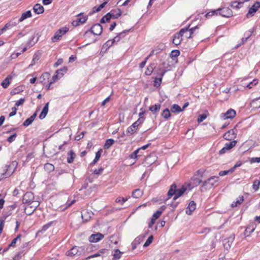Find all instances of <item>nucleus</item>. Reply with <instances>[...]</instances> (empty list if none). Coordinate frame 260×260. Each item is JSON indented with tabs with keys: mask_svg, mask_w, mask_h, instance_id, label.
<instances>
[{
	"mask_svg": "<svg viewBox=\"0 0 260 260\" xmlns=\"http://www.w3.org/2000/svg\"><path fill=\"white\" fill-rule=\"evenodd\" d=\"M101 152H102V150H100L96 152L95 158H94V160H93L92 164H95L99 160V159L101 156Z\"/></svg>",
	"mask_w": 260,
	"mask_h": 260,
	"instance_id": "nucleus-45",
	"label": "nucleus"
},
{
	"mask_svg": "<svg viewBox=\"0 0 260 260\" xmlns=\"http://www.w3.org/2000/svg\"><path fill=\"white\" fill-rule=\"evenodd\" d=\"M254 229H255L254 228L251 229L250 226L247 227L244 233V235L246 236H248L254 231Z\"/></svg>",
	"mask_w": 260,
	"mask_h": 260,
	"instance_id": "nucleus-44",
	"label": "nucleus"
},
{
	"mask_svg": "<svg viewBox=\"0 0 260 260\" xmlns=\"http://www.w3.org/2000/svg\"><path fill=\"white\" fill-rule=\"evenodd\" d=\"M251 107L255 108L260 107V97L253 100L251 103Z\"/></svg>",
	"mask_w": 260,
	"mask_h": 260,
	"instance_id": "nucleus-34",
	"label": "nucleus"
},
{
	"mask_svg": "<svg viewBox=\"0 0 260 260\" xmlns=\"http://www.w3.org/2000/svg\"><path fill=\"white\" fill-rule=\"evenodd\" d=\"M207 117V116L206 114H200L199 116V117L198 118V122H202L204 120H205Z\"/></svg>",
	"mask_w": 260,
	"mask_h": 260,
	"instance_id": "nucleus-59",
	"label": "nucleus"
},
{
	"mask_svg": "<svg viewBox=\"0 0 260 260\" xmlns=\"http://www.w3.org/2000/svg\"><path fill=\"white\" fill-rule=\"evenodd\" d=\"M31 16V13L30 11H27L25 13H23L21 17L19 18L18 22H20L27 19V18L30 17Z\"/></svg>",
	"mask_w": 260,
	"mask_h": 260,
	"instance_id": "nucleus-25",
	"label": "nucleus"
},
{
	"mask_svg": "<svg viewBox=\"0 0 260 260\" xmlns=\"http://www.w3.org/2000/svg\"><path fill=\"white\" fill-rule=\"evenodd\" d=\"M37 115V112L34 113L30 117L26 119L23 122V125L24 126H28L30 125L32 122L34 121L35 118Z\"/></svg>",
	"mask_w": 260,
	"mask_h": 260,
	"instance_id": "nucleus-18",
	"label": "nucleus"
},
{
	"mask_svg": "<svg viewBox=\"0 0 260 260\" xmlns=\"http://www.w3.org/2000/svg\"><path fill=\"white\" fill-rule=\"evenodd\" d=\"M249 161L251 164L254 162H260V157H252L249 159Z\"/></svg>",
	"mask_w": 260,
	"mask_h": 260,
	"instance_id": "nucleus-58",
	"label": "nucleus"
},
{
	"mask_svg": "<svg viewBox=\"0 0 260 260\" xmlns=\"http://www.w3.org/2000/svg\"><path fill=\"white\" fill-rule=\"evenodd\" d=\"M260 7V3L258 2H256L252 6L250 7L248 10L247 14H246V17L249 18V17L253 16L255 12L258 10V8Z\"/></svg>",
	"mask_w": 260,
	"mask_h": 260,
	"instance_id": "nucleus-9",
	"label": "nucleus"
},
{
	"mask_svg": "<svg viewBox=\"0 0 260 260\" xmlns=\"http://www.w3.org/2000/svg\"><path fill=\"white\" fill-rule=\"evenodd\" d=\"M123 253L119 249H116L114 250V253L113 254V258L112 260H119Z\"/></svg>",
	"mask_w": 260,
	"mask_h": 260,
	"instance_id": "nucleus-31",
	"label": "nucleus"
},
{
	"mask_svg": "<svg viewBox=\"0 0 260 260\" xmlns=\"http://www.w3.org/2000/svg\"><path fill=\"white\" fill-rule=\"evenodd\" d=\"M260 185V181L258 180H255L254 181L252 185V188L256 191L258 189Z\"/></svg>",
	"mask_w": 260,
	"mask_h": 260,
	"instance_id": "nucleus-43",
	"label": "nucleus"
},
{
	"mask_svg": "<svg viewBox=\"0 0 260 260\" xmlns=\"http://www.w3.org/2000/svg\"><path fill=\"white\" fill-rule=\"evenodd\" d=\"M165 73V72H162L160 73V76L158 78H156L155 79L154 82V86L155 87H158L160 85V83L161 82L162 80V77L164 76V74Z\"/></svg>",
	"mask_w": 260,
	"mask_h": 260,
	"instance_id": "nucleus-32",
	"label": "nucleus"
},
{
	"mask_svg": "<svg viewBox=\"0 0 260 260\" xmlns=\"http://www.w3.org/2000/svg\"><path fill=\"white\" fill-rule=\"evenodd\" d=\"M161 116L165 118V119H168L170 116H171V113H170V110H169V109L168 108H166L161 113Z\"/></svg>",
	"mask_w": 260,
	"mask_h": 260,
	"instance_id": "nucleus-39",
	"label": "nucleus"
},
{
	"mask_svg": "<svg viewBox=\"0 0 260 260\" xmlns=\"http://www.w3.org/2000/svg\"><path fill=\"white\" fill-rule=\"evenodd\" d=\"M258 83V80L255 79L252 81L250 82L247 85V87L250 89L252 88V86L256 85Z\"/></svg>",
	"mask_w": 260,
	"mask_h": 260,
	"instance_id": "nucleus-55",
	"label": "nucleus"
},
{
	"mask_svg": "<svg viewBox=\"0 0 260 260\" xmlns=\"http://www.w3.org/2000/svg\"><path fill=\"white\" fill-rule=\"evenodd\" d=\"M237 143V141L234 140L230 143H226L225 146L219 151V154L220 155L224 154L228 150H231L235 146Z\"/></svg>",
	"mask_w": 260,
	"mask_h": 260,
	"instance_id": "nucleus-8",
	"label": "nucleus"
},
{
	"mask_svg": "<svg viewBox=\"0 0 260 260\" xmlns=\"http://www.w3.org/2000/svg\"><path fill=\"white\" fill-rule=\"evenodd\" d=\"M111 19V17L110 15V13H108L107 14H106L104 16L102 17V18L101 19V23H105L106 22L109 21Z\"/></svg>",
	"mask_w": 260,
	"mask_h": 260,
	"instance_id": "nucleus-41",
	"label": "nucleus"
},
{
	"mask_svg": "<svg viewBox=\"0 0 260 260\" xmlns=\"http://www.w3.org/2000/svg\"><path fill=\"white\" fill-rule=\"evenodd\" d=\"M244 201V198L243 196H241V197H239V199H238L236 202H233L232 204H231V206L232 207H237L238 206V205H240L241 204H242L243 203Z\"/></svg>",
	"mask_w": 260,
	"mask_h": 260,
	"instance_id": "nucleus-40",
	"label": "nucleus"
},
{
	"mask_svg": "<svg viewBox=\"0 0 260 260\" xmlns=\"http://www.w3.org/2000/svg\"><path fill=\"white\" fill-rule=\"evenodd\" d=\"M12 79V77L9 75L5 80L2 82L1 85L4 88H6L8 87L9 84H10L11 80Z\"/></svg>",
	"mask_w": 260,
	"mask_h": 260,
	"instance_id": "nucleus-27",
	"label": "nucleus"
},
{
	"mask_svg": "<svg viewBox=\"0 0 260 260\" xmlns=\"http://www.w3.org/2000/svg\"><path fill=\"white\" fill-rule=\"evenodd\" d=\"M218 9L212 10V11L208 12V13H207L206 14L205 16L207 18H209L213 15H217L218 14Z\"/></svg>",
	"mask_w": 260,
	"mask_h": 260,
	"instance_id": "nucleus-47",
	"label": "nucleus"
},
{
	"mask_svg": "<svg viewBox=\"0 0 260 260\" xmlns=\"http://www.w3.org/2000/svg\"><path fill=\"white\" fill-rule=\"evenodd\" d=\"M196 208V204L193 201H191L188 206L187 209L186 211V213L188 215H191L192 212Z\"/></svg>",
	"mask_w": 260,
	"mask_h": 260,
	"instance_id": "nucleus-20",
	"label": "nucleus"
},
{
	"mask_svg": "<svg viewBox=\"0 0 260 260\" xmlns=\"http://www.w3.org/2000/svg\"><path fill=\"white\" fill-rule=\"evenodd\" d=\"M218 9L212 10V11L208 12V13H207L206 14L205 16L207 18H209L213 15H217L218 14Z\"/></svg>",
	"mask_w": 260,
	"mask_h": 260,
	"instance_id": "nucleus-46",
	"label": "nucleus"
},
{
	"mask_svg": "<svg viewBox=\"0 0 260 260\" xmlns=\"http://www.w3.org/2000/svg\"><path fill=\"white\" fill-rule=\"evenodd\" d=\"M164 209H162L161 210H158L155 213H154L152 216V218H154V219H157L161 214L162 211Z\"/></svg>",
	"mask_w": 260,
	"mask_h": 260,
	"instance_id": "nucleus-54",
	"label": "nucleus"
},
{
	"mask_svg": "<svg viewBox=\"0 0 260 260\" xmlns=\"http://www.w3.org/2000/svg\"><path fill=\"white\" fill-rule=\"evenodd\" d=\"M24 101H25V99L23 98H21L19 101L16 102L15 105L17 107H18L20 105H22L24 103Z\"/></svg>",
	"mask_w": 260,
	"mask_h": 260,
	"instance_id": "nucleus-61",
	"label": "nucleus"
},
{
	"mask_svg": "<svg viewBox=\"0 0 260 260\" xmlns=\"http://www.w3.org/2000/svg\"><path fill=\"white\" fill-rule=\"evenodd\" d=\"M48 108H49V103H47L45 106L44 107L41 113L39 115V118L40 119H44L47 115L48 112Z\"/></svg>",
	"mask_w": 260,
	"mask_h": 260,
	"instance_id": "nucleus-21",
	"label": "nucleus"
},
{
	"mask_svg": "<svg viewBox=\"0 0 260 260\" xmlns=\"http://www.w3.org/2000/svg\"><path fill=\"white\" fill-rule=\"evenodd\" d=\"M136 131H137V129H136L135 128H134V127H133V126L131 125L127 128V129L126 131V135H132V134H134L136 132Z\"/></svg>",
	"mask_w": 260,
	"mask_h": 260,
	"instance_id": "nucleus-49",
	"label": "nucleus"
},
{
	"mask_svg": "<svg viewBox=\"0 0 260 260\" xmlns=\"http://www.w3.org/2000/svg\"><path fill=\"white\" fill-rule=\"evenodd\" d=\"M39 204L37 201L27 204L24 208V212L27 215H31L36 210Z\"/></svg>",
	"mask_w": 260,
	"mask_h": 260,
	"instance_id": "nucleus-4",
	"label": "nucleus"
},
{
	"mask_svg": "<svg viewBox=\"0 0 260 260\" xmlns=\"http://www.w3.org/2000/svg\"><path fill=\"white\" fill-rule=\"evenodd\" d=\"M104 237V235L101 233H98L94 234H92L89 238V241L92 243H96L103 239Z\"/></svg>",
	"mask_w": 260,
	"mask_h": 260,
	"instance_id": "nucleus-14",
	"label": "nucleus"
},
{
	"mask_svg": "<svg viewBox=\"0 0 260 260\" xmlns=\"http://www.w3.org/2000/svg\"><path fill=\"white\" fill-rule=\"evenodd\" d=\"M143 193V191L140 189H136L132 192V197L134 198L138 199L141 197Z\"/></svg>",
	"mask_w": 260,
	"mask_h": 260,
	"instance_id": "nucleus-26",
	"label": "nucleus"
},
{
	"mask_svg": "<svg viewBox=\"0 0 260 260\" xmlns=\"http://www.w3.org/2000/svg\"><path fill=\"white\" fill-rule=\"evenodd\" d=\"M50 74L48 73H45L43 74L41 77L40 79L41 80V82H43L44 81L46 78L48 79L49 77Z\"/></svg>",
	"mask_w": 260,
	"mask_h": 260,
	"instance_id": "nucleus-56",
	"label": "nucleus"
},
{
	"mask_svg": "<svg viewBox=\"0 0 260 260\" xmlns=\"http://www.w3.org/2000/svg\"><path fill=\"white\" fill-rule=\"evenodd\" d=\"M192 181H193V182H192V187H193L194 186H198L202 182L201 179L197 178H193L192 179Z\"/></svg>",
	"mask_w": 260,
	"mask_h": 260,
	"instance_id": "nucleus-53",
	"label": "nucleus"
},
{
	"mask_svg": "<svg viewBox=\"0 0 260 260\" xmlns=\"http://www.w3.org/2000/svg\"><path fill=\"white\" fill-rule=\"evenodd\" d=\"M114 143V141L112 139H109L106 140L104 145L105 149H109Z\"/></svg>",
	"mask_w": 260,
	"mask_h": 260,
	"instance_id": "nucleus-37",
	"label": "nucleus"
},
{
	"mask_svg": "<svg viewBox=\"0 0 260 260\" xmlns=\"http://www.w3.org/2000/svg\"><path fill=\"white\" fill-rule=\"evenodd\" d=\"M233 240L234 238L233 237H230L223 240L224 247L226 249L228 250L230 248Z\"/></svg>",
	"mask_w": 260,
	"mask_h": 260,
	"instance_id": "nucleus-23",
	"label": "nucleus"
},
{
	"mask_svg": "<svg viewBox=\"0 0 260 260\" xmlns=\"http://www.w3.org/2000/svg\"><path fill=\"white\" fill-rule=\"evenodd\" d=\"M109 13H110L111 18L116 19L121 16V11L119 9H117L111 11Z\"/></svg>",
	"mask_w": 260,
	"mask_h": 260,
	"instance_id": "nucleus-19",
	"label": "nucleus"
},
{
	"mask_svg": "<svg viewBox=\"0 0 260 260\" xmlns=\"http://www.w3.org/2000/svg\"><path fill=\"white\" fill-rule=\"evenodd\" d=\"M45 168L50 171L53 170L54 168V166L51 164H46L45 165Z\"/></svg>",
	"mask_w": 260,
	"mask_h": 260,
	"instance_id": "nucleus-62",
	"label": "nucleus"
},
{
	"mask_svg": "<svg viewBox=\"0 0 260 260\" xmlns=\"http://www.w3.org/2000/svg\"><path fill=\"white\" fill-rule=\"evenodd\" d=\"M155 68V64L154 63L151 64L147 67V71H146L145 74L147 75H150Z\"/></svg>",
	"mask_w": 260,
	"mask_h": 260,
	"instance_id": "nucleus-35",
	"label": "nucleus"
},
{
	"mask_svg": "<svg viewBox=\"0 0 260 260\" xmlns=\"http://www.w3.org/2000/svg\"><path fill=\"white\" fill-rule=\"evenodd\" d=\"M88 18L87 16L82 17L78 18L76 20H74L72 24L74 26H77L80 24H83L86 22Z\"/></svg>",
	"mask_w": 260,
	"mask_h": 260,
	"instance_id": "nucleus-17",
	"label": "nucleus"
},
{
	"mask_svg": "<svg viewBox=\"0 0 260 260\" xmlns=\"http://www.w3.org/2000/svg\"><path fill=\"white\" fill-rule=\"evenodd\" d=\"M188 30V27L181 29L173 38V43L177 46L181 43L183 34Z\"/></svg>",
	"mask_w": 260,
	"mask_h": 260,
	"instance_id": "nucleus-5",
	"label": "nucleus"
},
{
	"mask_svg": "<svg viewBox=\"0 0 260 260\" xmlns=\"http://www.w3.org/2000/svg\"><path fill=\"white\" fill-rule=\"evenodd\" d=\"M186 190V188L183 186L180 189H176L175 196L174 197V200H176L178 198L181 196L184 193Z\"/></svg>",
	"mask_w": 260,
	"mask_h": 260,
	"instance_id": "nucleus-24",
	"label": "nucleus"
},
{
	"mask_svg": "<svg viewBox=\"0 0 260 260\" xmlns=\"http://www.w3.org/2000/svg\"><path fill=\"white\" fill-rule=\"evenodd\" d=\"M34 200V196L33 193L31 192H27L23 196L22 202L23 204H27L35 202V201Z\"/></svg>",
	"mask_w": 260,
	"mask_h": 260,
	"instance_id": "nucleus-11",
	"label": "nucleus"
},
{
	"mask_svg": "<svg viewBox=\"0 0 260 260\" xmlns=\"http://www.w3.org/2000/svg\"><path fill=\"white\" fill-rule=\"evenodd\" d=\"M63 62V60L61 58L58 59L57 61L54 63V67L56 68L60 65Z\"/></svg>",
	"mask_w": 260,
	"mask_h": 260,
	"instance_id": "nucleus-63",
	"label": "nucleus"
},
{
	"mask_svg": "<svg viewBox=\"0 0 260 260\" xmlns=\"http://www.w3.org/2000/svg\"><path fill=\"white\" fill-rule=\"evenodd\" d=\"M153 239V236H150L148 237L145 243H144L143 246L145 247H146L148 246L152 242V240Z\"/></svg>",
	"mask_w": 260,
	"mask_h": 260,
	"instance_id": "nucleus-51",
	"label": "nucleus"
},
{
	"mask_svg": "<svg viewBox=\"0 0 260 260\" xmlns=\"http://www.w3.org/2000/svg\"><path fill=\"white\" fill-rule=\"evenodd\" d=\"M218 14L222 17H230L232 16L231 10L228 8L218 9Z\"/></svg>",
	"mask_w": 260,
	"mask_h": 260,
	"instance_id": "nucleus-13",
	"label": "nucleus"
},
{
	"mask_svg": "<svg viewBox=\"0 0 260 260\" xmlns=\"http://www.w3.org/2000/svg\"><path fill=\"white\" fill-rule=\"evenodd\" d=\"M198 28H199V27H198V26H195L194 27H192V28H190L189 30V36H187V38H192L194 32Z\"/></svg>",
	"mask_w": 260,
	"mask_h": 260,
	"instance_id": "nucleus-50",
	"label": "nucleus"
},
{
	"mask_svg": "<svg viewBox=\"0 0 260 260\" xmlns=\"http://www.w3.org/2000/svg\"><path fill=\"white\" fill-rule=\"evenodd\" d=\"M60 71V70H57L55 72L56 74L54 75L53 77H52V80L51 81H50V84H53V83H54L55 82H56L57 79H58V75H59V72Z\"/></svg>",
	"mask_w": 260,
	"mask_h": 260,
	"instance_id": "nucleus-52",
	"label": "nucleus"
},
{
	"mask_svg": "<svg viewBox=\"0 0 260 260\" xmlns=\"http://www.w3.org/2000/svg\"><path fill=\"white\" fill-rule=\"evenodd\" d=\"M243 5L242 2H241L240 0H239L238 1H234L231 3V7L234 9H238L242 7Z\"/></svg>",
	"mask_w": 260,
	"mask_h": 260,
	"instance_id": "nucleus-30",
	"label": "nucleus"
},
{
	"mask_svg": "<svg viewBox=\"0 0 260 260\" xmlns=\"http://www.w3.org/2000/svg\"><path fill=\"white\" fill-rule=\"evenodd\" d=\"M103 31V28L101 25L99 23L94 24L89 30L86 31L84 35L85 38H87L92 33L94 35H100Z\"/></svg>",
	"mask_w": 260,
	"mask_h": 260,
	"instance_id": "nucleus-2",
	"label": "nucleus"
},
{
	"mask_svg": "<svg viewBox=\"0 0 260 260\" xmlns=\"http://www.w3.org/2000/svg\"><path fill=\"white\" fill-rule=\"evenodd\" d=\"M128 30H124L120 33H119L116 37H115L113 40H108L102 46V50L105 49L106 50H107L108 48H109L110 47H111L113 44L115 42H118L119 41L121 37L123 36V35L125 34L126 32H127Z\"/></svg>",
	"mask_w": 260,
	"mask_h": 260,
	"instance_id": "nucleus-3",
	"label": "nucleus"
},
{
	"mask_svg": "<svg viewBox=\"0 0 260 260\" xmlns=\"http://www.w3.org/2000/svg\"><path fill=\"white\" fill-rule=\"evenodd\" d=\"M83 249L81 247L74 246L71 249L68 251L66 254L68 256H73L76 255H80L81 254Z\"/></svg>",
	"mask_w": 260,
	"mask_h": 260,
	"instance_id": "nucleus-7",
	"label": "nucleus"
},
{
	"mask_svg": "<svg viewBox=\"0 0 260 260\" xmlns=\"http://www.w3.org/2000/svg\"><path fill=\"white\" fill-rule=\"evenodd\" d=\"M171 111L173 113H175V112L179 113V112L182 111L183 109H182L179 105H178L177 104H174L172 106Z\"/></svg>",
	"mask_w": 260,
	"mask_h": 260,
	"instance_id": "nucleus-36",
	"label": "nucleus"
},
{
	"mask_svg": "<svg viewBox=\"0 0 260 260\" xmlns=\"http://www.w3.org/2000/svg\"><path fill=\"white\" fill-rule=\"evenodd\" d=\"M236 114V111L232 109H230L228 110L225 113H221L220 114V118L223 120L226 119H232L235 116Z\"/></svg>",
	"mask_w": 260,
	"mask_h": 260,
	"instance_id": "nucleus-10",
	"label": "nucleus"
},
{
	"mask_svg": "<svg viewBox=\"0 0 260 260\" xmlns=\"http://www.w3.org/2000/svg\"><path fill=\"white\" fill-rule=\"evenodd\" d=\"M17 108L16 107L12 108V111L9 114V117H12L16 114Z\"/></svg>",
	"mask_w": 260,
	"mask_h": 260,
	"instance_id": "nucleus-64",
	"label": "nucleus"
},
{
	"mask_svg": "<svg viewBox=\"0 0 260 260\" xmlns=\"http://www.w3.org/2000/svg\"><path fill=\"white\" fill-rule=\"evenodd\" d=\"M11 166H5V169L1 173V176L0 177V180L3 178H7L12 174V171H9V170L11 169Z\"/></svg>",
	"mask_w": 260,
	"mask_h": 260,
	"instance_id": "nucleus-15",
	"label": "nucleus"
},
{
	"mask_svg": "<svg viewBox=\"0 0 260 260\" xmlns=\"http://www.w3.org/2000/svg\"><path fill=\"white\" fill-rule=\"evenodd\" d=\"M179 54L180 52L177 50L172 51L171 53L172 57H177L179 55Z\"/></svg>",
	"mask_w": 260,
	"mask_h": 260,
	"instance_id": "nucleus-60",
	"label": "nucleus"
},
{
	"mask_svg": "<svg viewBox=\"0 0 260 260\" xmlns=\"http://www.w3.org/2000/svg\"><path fill=\"white\" fill-rule=\"evenodd\" d=\"M68 31L69 28L67 27H63L59 29L55 32L53 37L52 38V42H56L59 40L61 39L62 36L64 35Z\"/></svg>",
	"mask_w": 260,
	"mask_h": 260,
	"instance_id": "nucleus-6",
	"label": "nucleus"
},
{
	"mask_svg": "<svg viewBox=\"0 0 260 260\" xmlns=\"http://www.w3.org/2000/svg\"><path fill=\"white\" fill-rule=\"evenodd\" d=\"M176 190V184H173L170 186V188L168 192V196L169 198L173 195H174V196H175Z\"/></svg>",
	"mask_w": 260,
	"mask_h": 260,
	"instance_id": "nucleus-29",
	"label": "nucleus"
},
{
	"mask_svg": "<svg viewBox=\"0 0 260 260\" xmlns=\"http://www.w3.org/2000/svg\"><path fill=\"white\" fill-rule=\"evenodd\" d=\"M144 120L143 118H140L137 121L135 122L132 125L134 128L137 129L139 123L143 122Z\"/></svg>",
	"mask_w": 260,
	"mask_h": 260,
	"instance_id": "nucleus-48",
	"label": "nucleus"
},
{
	"mask_svg": "<svg viewBox=\"0 0 260 260\" xmlns=\"http://www.w3.org/2000/svg\"><path fill=\"white\" fill-rule=\"evenodd\" d=\"M219 177L217 176H212L205 181L201 187V191L203 192L208 189H211L218 181Z\"/></svg>",
	"mask_w": 260,
	"mask_h": 260,
	"instance_id": "nucleus-1",
	"label": "nucleus"
},
{
	"mask_svg": "<svg viewBox=\"0 0 260 260\" xmlns=\"http://www.w3.org/2000/svg\"><path fill=\"white\" fill-rule=\"evenodd\" d=\"M100 1L102 2L103 1V3L101 4L99 7L96 9V12H98L100 11L105 6V5L108 3V2L109 1V0H100Z\"/></svg>",
	"mask_w": 260,
	"mask_h": 260,
	"instance_id": "nucleus-42",
	"label": "nucleus"
},
{
	"mask_svg": "<svg viewBox=\"0 0 260 260\" xmlns=\"http://www.w3.org/2000/svg\"><path fill=\"white\" fill-rule=\"evenodd\" d=\"M236 131V129L235 128L229 130L223 135V138L226 140L229 141H231L232 140L234 139L236 137L237 135Z\"/></svg>",
	"mask_w": 260,
	"mask_h": 260,
	"instance_id": "nucleus-12",
	"label": "nucleus"
},
{
	"mask_svg": "<svg viewBox=\"0 0 260 260\" xmlns=\"http://www.w3.org/2000/svg\"><path fill=\"white\" fill-rule=\"evenodd\" d=\"M33 9L34 12L38 14H42L44 11V7L39 4H36L34 6Z\"/></svg>",
	"mask_w": 260,
	"mask_h": 260,
	"instance_id": "nucleus-22",
	"label": "nucleus"
},
{
	"mask_svg": "<svg viewBox=\"0 0 260 260\" xmlns=\"http://www.w3.org/2000/svg\"><path fill=\"white\" fill-rule=\"evenodd\" d=\"M93 215V214L91 211L85 210L82 212L81 216L83 220L85 221H88L91 218Z\"/></svg>",
	"mask_w": 260,
	"mask_h": 260,
	"instance_id": "nucleus-16",
	"label": "nucleus"
},
{
	"mask_svg": "<svg viewBox=\"0 0 260 260\" xmlns=\"http://www.w3.org/2000/svg\"><path fill=\"white\" fill-rule=\"evenodd\" d=\"M68 155L69 156L67 158L68 162L69 164L72 163L74 161L75 156V153L74 152L73 150H71L68 153Z\"/></svg>",
	"mask_w": 260,
	"mask_h": 260,
	"instance_id": "nucleus-33",
	"label": "nucleus"
},
{
	"mask_svg": "<svg viewBox=\"0 0 260 260\" xmlns=\"http://www.w3.org/2000/svg\"><path fill=\"white\" fill-rule=\"evenodd\" d=\"M141 241V237H137L132 243V249H135L137 245H138Z\"/></svg>",
	"mask_w": 260,
	"mask_h": 260,
	"instance_id": "nucleus-38",
	"label": "nucleus"
},
{
	"mask_svg": "<svg viewBox=\"0 0 260 260\" xmlns=\"http://www.w3.org/2000/svg\"><path fill=\"white\" fill-rule=\"evenodd\" d=\"M161 106L160 104H155L149 107V110L151 111L153 114H156L160 109Z\"/></svg>",
	"mask_w": 260,
	"mask_h": 260,
	"instance_id": "nucleus-28",
	"label": "nucleus"
},
{
	"mask_svg": "<svg viewBox=\"0 0 260 260\" xmlns=\"http://www.w3.org/2000/svg\"><path fill=\"white\" fill-rule=\"evenodd\" d=\"M16 137H17L16 133H14L13 135L10 136V137H9L8 138V139H7L8 142H9V143L13 142L15 140Z\"/></svg>",
	"mask_w": 260,
	"mask_h": 260,
	"instance_id": "nucleus-57",
	"label": "nucleus"
}]
</instances>
